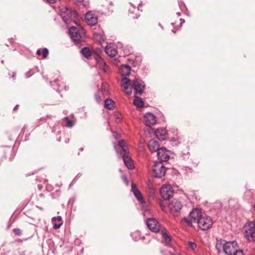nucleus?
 <instances>
[{"label": "nucleus", "instance_id": "1a4fd4ad", "mask_svg": "<svg viewBox=\"0 0 255 255\" xmlns=\"http://www.w3.org/2000/svg\"><path fill=\"white\" fill-rule=\"evenodd\" d=\"M132 86L134 90V94L141 95L143 93L145 84L142 80L135 79L133 81Z\"/></svg>", "mask_w": 255, "mask_h": 255}, {"label": "nucleus", "instance_id": "8fccbe9b", "mask_svg": "<svg viewBox=\"0 0 255 255\" xmlns=\"http://www.w3.org/2000/svg\"><path fill=\"white\" fill-rule=\"evenodd\" d=\"M19 255H25V252H22L20 253Z\"/></svg>", "mask_w": 255, "mask_h": 255}, {"label": "nucleus", "instance_id": "4d7b16f0", "mask_svg": "<svg viewBox=\"0 0 255 255\" xmlns=\"http://www.w3.org/2000/svg\"><path fill=\"white\" fill-rule=\"evenodd\" d=\"M83 150V148H80V150H81V151H82Z\"/></svg>", "mask_w": 255, "mask_h": 255}, {"label": "nucleus", "instance_id": "5701e85b", "mask_svg": "<svg viewBox=\"0 0 255 255\" xmlns=\"http://www.w3.org/2000/svg\"><path fill=\"white\" fill-rule=\"evenodd\" d=\"M134 106L137 108H142L144 106V102L140 98L135 96V99L133 102Z\"/></svg>", "mask_w": 255, "mask_h": 255}, {"label": "nucleus", "instance_id": "c9c22d12", "mask_svg": "<svg viewBox=\"0 0 255 255\" xmlns=\"http://www.w3.org/2000/svg\"><path fill=\"white\" fill-rule=\"evenodd\" d=\"M188 245L189 247L193 250H195L197 248L196 244L193 242H189Z\"/></svg>", "mask_w": 255, "mask_h": 255}, {"label": "nucleus", "instance_id": "cd10ccee", "mask_svg": "<svg viewBox=\"0 0 255 255\" xmlns=\"http://www.w3.org/2000/svg\"><path fill=\"white\" fill-rule=\"evenodd\" d=\"M131 237L135 241L139 240L141 238L140 232L137 231L131 234Z\"/></svg>", "mask_w": 255, "mask_h": 255}, {"label": "nucleus", "instance_id": "2eb2a0df", "mask_svg": "<svg viewBox=\"0 0 255 255\" xmlns=\"http://www.w3.org/2000/svg\"><path fill=\"white\" fill-rule=\"evenodd\" d=\"M202 216L200 210L194 209L189 214V217L194 222H198L200 218Z\"/></svg>", "mask_w": 255, "mask_h": 255}, {"label": "nucleus", "instance_id": "a18cd8bd", "mask_svg": "<svg viewBox=\"0 0 255 255\" xmlns=\"http://www.w3.org/2000/svg\"><path fill=\"white\" fill-rule=\"evenodd\" d=\"M41 53V51L40 50V49H38L36 51V54L38 55H40Z\"/></svg>", "mask_w": 255, "mask_h": 255}, {"label": "nucleus", "instance_id": "c85d7f7f", "mask_svg": "<svg viewBox=\"0 0 255 255\" xmlns=\"http://www.w3.org/2000/svg\"><path fill=\"white\" fill-rule=\"evenodd\" d=\"M63 120L65 121L66 123V127L68 128H71L74 125V123L73 121L70 120L68 117H66L63 119Z\"/></svg>", "mask_w": 255, "mask_h": 255}, {"label": "nucleus", "instance_id": "aec40b11", "mask_svg": "<svg viewBox=\"0 0 255 255\" xmlns=\"http://www.w3.org/2000/svg\"><path fill=\"white\" fill-rule=\"evenodd\" d=\"M98 66L103 71V72L105 73H108L109 71V67L105 62L103 60V59H101L98 62Z\"/></svg>", "mask_w": 255, "mask_h": 255}, {"label": "nucleus", "instance_id": "9b49d317", "mask_svg": "<svg viewBox=\"0 0 255 255\" xmlns=\"http://www.w3.org/2000/svg\"><path fill=\"white\" fill-rule=\"evenodd\" d=\"M85 21L89 25H95L97 23V17L91 11L86 13L85 16Z\"/></svg>", "mask_w": 255, "mask_h": 255}, {"label": "nucleus", "instance_id": "ddd939ff", "mask_svg": "<svg viewBox=\"0 0 255 255\" xmlns=\"http://www.w3.org/2000/svg\"><path fill=\"white\" fill-rule=\"evenodd\" d=\"M144 121L145 125L148 127L154 125L156 122L155 116L150 113H147L144 115Z\"/></svg>", "mask_w": 255, "mask_h": 255}, {"label": "nucleus", "instance_id": "6ab92c4d", "mask_svg": "<svg viewBox=\"0 0 255 255\" xmlns=\"http://www.w3.org/2000/svg\"><path fill=\"white\" fill-rule=\"evenodd\" d=\"M120 73L123 76H127L130 73V67L128 65H122L119 69Z\"/></svg>", "mask_w": 255, "mask_h": 255}, {"label": "nucleus", "instance_id": "20e7f679", "mask_svg": "<svg viewBox=\"0 0 255 255\" xmlns=\"http://www.w3.org/2000/svg\"><path fill=\"white\" fill-rule=\"evenodd\" d=\"M245 235L250 242L255 240V223L250 222L246 224L244 228Z\"/></svg>", "mask_w": 255, "mask_h": 255}, {"label": "nucleus", "instance_id": "f3484780", "mask_svg": "<svg viewBox=\"0 0 255 255\" xmlns=\"http://www.w3.org/2000/svg\"><path fill=\"white\" fill-rule=\"evenodd\" d=\"M166 130L165 128H158L155 131L156 137L160 140H164L166 138Z\"/></svg>", "mask_w": 255, "mask_h": 255}, {"label": "nucleus", "instance_id": "a19ab883", "mask_svg": "<svg viewBox=\"0 0 255 255\" xmlns=\"http://www.w3.org/2000/svg\"><path fill=\"white\" fill-rule=\"evenodd\" d=\"M59 80H55L54 81L52 84V86L54 88L55 86V85H57L58 87H59Z\"/></svg>", "mask_w": 255, "mask_h": 255}, {"label": "nucleus", "instance_id": "bf43d9fd", "mask_svg": "<svg viewBox=\"0 0 255 255\" xmlns=\"http://www.w3.org/2000/svg\"><path fill=\"white\" fill-rule=\"evenodd\" d=\"M73 181H74V180L72 182H71L70 185L73 183Z\"/></svg>", "mask_w": 255, "mask_h": 255}, {"label": "nucleus", "instance_id": "2f4dec72", "mask_svg": "<svg viewBox=\"0 0 255 255\" xmlns=\"http://www.w3.org/2000/svg\"><path fill=\"white\" fill-rule=\"evenodd\" d=\"M182 222H185L188 226H192V222H193L191 218L190 219L184 218L182 220Z\"/></svg>", "mask_w": 255, "mask_h": 255}, {"label": "nucleus", "instance_id": "09e8293b", "mask_svg": "<svg viewBox=\"0 0 255 255\" xmlns=\"http://www.w3.org/2000/svg\"><path fill=\"white\" fill-rule=\"evenodd\" d=\"M114 147H115V148L116 149V150L117 151V153L119 154V151H118V149H117L118 146L117 145H114Z\"/></svg>", "mask_w": 255, "mask_h": 255}, {"label": "nucleus", "instance_id": "6e6552de", "mask_svg": "<svg viewBox=\"0 0 255 255\" xmlns=\"http://www.w3.org/2000/svg\"><path fill=\"white\" fill-rule=\"evenodd\" d=\"M212 223V221L210 217L203 216L197 222L199 228L202 230L209 229L211 227Z\"/></svg>", "mask_w": 255, "mask_h": 255}, {"label": "nucleus", "instance_id": "3c124183", "mask_svg": "<svg viewBox=\"0 0 255 255\" xmlns=\"http://www.w3.org/2000/svg\"><path fill=\"white\" fill-rule=\"evenodd\" d=\"M133 18H137L138 17H137V15L136 14H135V16H133Z\"/></svg>", "mask_w": 255, "mask_h": 255}, {"label": "nucleus", "instance_id": "39448f33", "mask_svg": "<svg viewBox=\"0 0 255 255\" xmlns=\"http://www.w3.org/2000/svg\"><path fill=\"white\" fill-rule=\"evenodd\" d=\"M183 208L181 202L176 199L171 201L168 204V209L170 214L174 216H178Z\"/></svg>", "mask_w": 255, "mask_h": 255}, {"label": "nucleus", "instance_id": "c03bdc74", "mask_svg": "<svg viewBox=\"0 0 255 255\" xmlns=\"http://www.w3.org/2000/svg\"><path fill=\"white\" fill-rule=\"evenodd\" d=\"M160 206L162 210H164L165 208V206L163 205V202L162 201H160Z\"/></svg>", "mask_w": 255, "mask_h": 255}, {"label": "nucleus", "instance_id": "4468645a", "mask_svg": "<svg viewBox=\"0 0 255 255\" xmlns=\"http://www.w3.org/2000/svg\"><path fill=\"white\" fill-rule=\"evenodd\" d=\"M105 51L106 54L111 57H115L117 53L116 46L112 43L108 44L106 46Z\"/></svg>", "mask_w": 255, "mask_h": 255}, {"label": "nucleus", "instance_id": "473e14b6", "mask_svg": "<svg viewBox=\"0 0 255 255\" xmlns=\"http://www.w3.org/2000/svg\"><path fill=\"white\" fill-rule=\"evenodd\" d=\"M48 50L46 48H44L42 50V57L46 58L48 55Z\"/></svg>", "mask_w": 255, "mask_h": 255}, {"label": "nucleus", "instance_id": "4c0bfd02", "mask_svg": "<svg viewBox=\"0 0 255 255\" xmlns=\"http://www.w3.org/2000/svg\"><path fill=\"white\" fill-rule=\"evenodd\" d=\"M52 223L53 224V229L55 230L59 229L62 225V223L61 222L58 224H55L54 223Z\"/></svg>", "mask_w": 255, "mask_h": 255}, {"label": "nucleus", "instance_id": "a878e982", "mask_svg": "<svg viewBox=\"0 0 255 255\" xmlns=\"http://www.w3.org/2000/svg\"><path fill=\"white\" fill-rule=\"evenodd\" d=\"M94 38L99 42L102 43L105 41V38L103 35L100 33H95L93 35Z\"/></svg>", "mask_w": 255, "mask_h": 255}, {"label": "nucleus", "instance_id": "864d4df0", "mask_svg": "<svg viewBox=\"0 0 255 255\" xmlns=\"http://www.w3.org/2000/svg\"><path fill=\"white\" fill-rule=\"evenodd\" d=\"M28 73H26V77H27V78H28V77H30V76H28Z\"/></svg>", "mask_w": 255, "mask_h": 255}, {"label": "nucleus", "instance_id": "bb28decb", "mask_svg": "<svg viewBox=\"0 0 255 255\" xmlns=\"http://www.w3.org/2000/svg\"><path fill=\"white\" fill-rule=\"evenodd\" d=\"M81 53L86 58H88L91 55V52L88 47H84L81 50Z\"/></svg>", "mask_w": 255, "mask_h": 255}, {"label": "nucleus", "instance_id": "72a5a7b5", "mask_svg": "<svg viewBox=\"0 0 255 255\" xmlns=\"http://www.w3.org/2000/svg\"><path fill=\"white\" fill-rule=\"evenodd\" d=\"M13 231L15 235L18 236H20L22 233L21 230L19 228H14Z\"/></svg>", "mask_w": 255, "mask_h": 255}, {"label": "nucleus", "instance_id": "393cba45", "mask_svg": "<svg viewBox=\"0 0 255 255\" xmlns=\"http://www.w3.org/2000/svg\"><path fill=\"white\" fill-rule=\"evenodd\" d=\"M121 85L123 88L130 87L131 85L130 80L127 78H123L121 81Z\"/></svg>", "mask_w": 255, "mask_h": 255}, {"label": "nucleus", "instance_id": "58836bf2", "mask_svg": "<svg viewBox=\"0 0 255 255\" xmlns=\"http://www.w3.org/2000/svg\"><path fill=\"white\" fill-rule=\"evenodd\" d=\"M116 121L118 123L120 122L122 120V118L121 115L117 113L115 115Z\"/></svg>", "mask_w": 255, "mask_h": 255}, {"label": "nucleus", "instance_id": "603ef678", "mask_svg": "<svg viewBox=\"0 0 255 255\" xmlns=\"http://www.w3.org/2000/svg\"><path fill=\"white\" fill-rule=\"evenodd\" d=\"M176 14L178 16L181 15V13L180 12H177Z\"/></svg>", "mask_w": 255, "mask_h": 255}, {"label": "nucleus", "instance_id": "c756f323", "mask_svg": "<svg viewBox=\"0 0 255 255\" xmlns=\"http://www.w3.org/2000/svg\"><path fill=\"white\" fill-rule=\"evenodd\" d=\"M130 5V7L129 8V12L130 13L133 14L136 11L139 10V8L137 7V8L135 6H134L132 3H129Z\"/></svg>", "mask_w": 255, "mask_h": 255}, {"label": "nucleus", "instance_id": "052dcab7", "mask_svg": "<svg viewBox=\"0 0 255 255\" xmlns=\"http://www.w3.org/2000/svg\"><path fill=\"white\" fill-rule=\"evenodd\" d=\"M140 5H141V3H139V6H140Z\"/></svg>", "mask_w": 255, "mask_h": 255}, {"label": "nucleus", "instance_id": "f8f14e48", "mask_svg": "<svg viewBox=\"0 0 255 255\" xmlns=\"http://www.w3.org/2000/svg\"><path fill=\"white\" fill-rule=\"evenodd\" d=\"M157 156L159 162L167 161L169 159V155L167 152L166 149L164 148H161L157 151Z\"/></svg>", "mask_w": 255, "mask_h": 255}, {"label": "nucleus", "instance_id": "49530a36", "mask_svg": "<svg viewBox=\"0 0 255 255\" xmlns=\"http://www.w3.org/2000/svg\"><path fill=\"white\" fill-rule=\"evenodd\" d=\"M96 99L98 102L100 101V98L98 96H97V95L96 96Z\"/></svg>", "mask_w": 255, "mask_h": 255}, {"label": "nucleus", "instance_id": "0eeeda50", "mask_svg": "<svg viewBox=\"0 0 255 255\" xmlns=\"http://www.w3.org/2000/svg\"><path fill=\"white\" fill-rule=\"evenodd\" d=\"M161 197L164 200H168L173 195V190L170 185L165 184L162 185L160 190Z\"/></svg>", "mask_w": 255, "mask_h": 255}, {"label": "nucleus", "instance_id": "dca6fc26", "mask_svg": "<svg viewBox=\"0 0 255 255\" xmlns=\"http://www.w3.org/2000/svg\"><path fill=\"white\" fill-rule=\"evenodd\" d=\"M131 190L134 195L136 198L137 200L140 202L141 203H143L144 199L143 197L134 184H132L131 185Z\"/></svg>", "mask_w": 255, "mask_h": 255}, {"label": "nucleus", "instance_id": "e433bc0d", "mask_svg": "<svg viewBox=\"0 0 255 255\" xmlns=\"http://www.w3.org/2000/svg\"><path fill=\"white\" fill-rule=\"evenodd\" d=\"M52 223H54L56 221L61 222L62 221V217L60 216L57 217H53L51 219Z\"/></svg>", "mask_w": 255, "mask_h": 255}, {"label": "nucleus", "instance_id": "7c9ffc66", "mask_svg": "<svg viewBox=\"0 0 255 255\" xmlns=\"http://www.w3.org/2000/svg\"><path fill=\"white\" fill-rule=\"evenodd\" d=\"M170 255H181L180 254L177 253L173 247H169L168 251Z\"/></svg>", "mask_w": 255, "mask_h": 255}, {"label": "nucleus", "instance_id": "9d476101", "mask_svg": "<svg viewBox=\"0 0 255 255\" xmlns=\"http://www.w3.org/2000/svg\"><path fill=\"white\" fill-rule=\"evenodd\" d=\"M148 228L153 232L157 233L160 231V226L154 218H149L146 221Z\"/></svg>", "mask_w": 255, "mask_h": 255}, {"label": "nucleus", "instance_id": "f257e3e1", "mask_svg": "<svg viewBox=\"0 0 255 255\" xmlns=\"http://www.w3.org/2000/svg\"><path fill=\"white\" fill-rule=\"evenodd\" d=\"M59 13L65 23L70 20L71 22L79 25V22L76 20L78 18L79 14L75 10L69 9L67 6H65L60 9ZM69 34L74 43L79 44L84 36L85 32L80 26H78V27L71 26L69 28Z\"/></svg>", "mask_w": 255, "mask_h": 255}, {"label": "nucleus", "instance_id": "79ce46f5", "mask_svg": "<svg viewBox=\"0 0 255 255\" xmlns=\"http://www.w3.org/2000/svg\"><path fill=\"white\" fill-rule=\"evenodd\" d=\"M113 135L116 139H119V138L120 137V135L118 133L115 132H113Z\"/></svg>", "mask_w": 255, "mask_h": 255}, {"label": "nucleus", "instance_id": "f03ea898", "mask_svg": "<svg viewBox=\"0 0 255 255\" xmlns=\"http://www.w3.org/2000/svg\"><path fill=\"white\" fill-rule=\"evenodd\" d=\"M224 253L229 255H245L243 251L239 249L236 241L226 242L224 243Z\"/></svg>", "mask_w": 255, "mask_h": 255}, {"label": "nucleus", "instance_id": "b1692460", "mask_svg": "<svg viewBox=\"0 0 255 255\" xmlns=\"http://www.w3.org/2000/svg\"><path fill=\"white\" fill-rule=\"evenodd\" d=\"M223 241L222 240H217L216 245V249L218 254H220L223 251Z\"/></svg>", "mask_w": 255, "mask_h": 255}, {"label": "nucleus", "instance_id": "ea45409f", "mask_svg": "<svg viewBox=\"0 0 255 255\" xmlns=\"http://www.w3.org/2000/svg\"><path fill=\"white\" fill-rule=\"evenodd\" d=\"M154 193H155V192H154V189L152 187H149V193L150 194V196L151 197L153 198V196L154 195Z\"/></svg>", "mask_w": 255, "mask_h": 255}, {"label": "nucleus", "instance_id": "423d86ee", "mask_svg": "<svg viewBox=\"0 0 255 255\" xmlns=\"http://www.w3.org/2000/svg\"><path fill=\"white\" fill-rule=\"evenodd\" d=\"M152 171L155 177L161 178L165 174L166 169L163 163L156 162L152 167Z\"/></svg>", "mask_w": 255, "mask_h": 255}, {"label": "nucleus", "instance_id": "de8ad7c7", "mask_svg": "<svg viewBox=\"0 0 255 255\" xmlns=\"http://www.w3.org/2000/svg\"><path fill=\"white\" fill-rule=\"evenodd\" d=\"M18 106H18V105H16L15 106V107L13 108V111H15L16 110H17V108H18Z\"/></svg>", "mask_w": 255, "mask_h": 255}, {"label": "nucleus", "instance_id": "7ed1b4c3", "mask_svg": "<svg viewBox=\"0 0 255 255\" xmlns=\"http://www.w3.org/2000/svg\"><path fill=\"white\" fill-rule=\"evenodd\" d=\"M118 146L124 152L123 159L125 165L129 169H133L134 166L132 161L128 156V153L127 152L126 145L125 140L123 139L119 140Z\"/></svg>", "mask_w": 255, "mask_h": 255}, {"label": "nucleus", "instance_id": "6e6d98bb", "mask_svg": "<svg viewBox=\"0 0 255 255\" xmlns=\"http://www.w3.org/2000/svg\"><path fill=\"white\" fill-rule=\"evenodd\" d=\"M180 20L181 21H183V22H184V20L183 19H180Z\"/></svg>", "mask_w": 255, "mask_h": 255}, {"label": "nucleus", "instance_id": "37998d69", "mask_svg": "<svg viewBox=\"0 0 255 255\" xmlns=\"http://www.w3.org/2000/svg\"><path fill=\"white\" fill-rule=\"evenodd\" d=\"M57 0H46L47 2L50 3H55Z\"/></svg>", "mask_w": 255, "mask_h": 255}, {"label": "nucleus", "instance_id": "412c9836", "mask_svg": "<svg viewBox=\"0 0 255 255\" xmlns=\"http://www.w3.org/2000/svg\"><path fill=\"white\" fill-rule=\"evenodd\" d=\"M161 234L163 238V241L164 243L166 244V245L168 246L170 245V244L171 242V238L167 234L165 229L162 230L161 231Z\"/></svg>", "mask_w": 255, "mask_h": 255}, {"label": "nucleus", "instance_id": "5fc2aeb1", "mask_svg": "<svg viewBox=\"0 0 255 255\" xmlns=\"http://www.w3.org/2000/svg\"><path fill=\"white\" fill-rule=\"evenodd\" d=\"M38 208H39L40 210H43V208H41V207H37Z\"/></svg>", "mask_w": 255, "mask_h": 255}, {"label": "nucleus", "instance_id": "a211bd4d", "mask_svg": "<svg viewBox=\"0 0 255 255\" xmlns=\"http://www.w3.org/2000/svg\"><path fill=\"white\" fill-rule=\"evenodd\" d=\"M148 147L151 152H157L160 149L158 142L153 139L149 141Z\"/></svg>", "mask_w": 255, "mask_h": 255}, {"label": "nucleus", "instance_id": "4be33fe9", "mask_svg": "<svg viewBox=\"0 0 255 255\" xmlns=\"http://www.w3.org/2000/svg\"><path fill=\"white\" fill-rule=\"evenodd\" d=\"M105 107L109 110H113L115 108V103L112 99L108 98L105 101Z\"/></svg>", "mask_w": 255, "mask_h": 255}, {"label": "nucleus", "instance_id": "f704fd0d", "mask_svg": "<svg viewBox=\"0 0 255 255\" xmlns=\"http://www.w3.org/2000/svg\"><path fill=\"white\" fill-rule=\"evenodd\" d=\"M124 89L125 92L128 95H130L132 93V90H131V88L130 86L124 88Z\"/></svg>", "mask_w": 255, "mask_h": 255}, {"label": "nucleus", "instance_id": "13d9d810", "mask_svg": "<svg viewBox=\"0 0 255 255\" xmlns=\"http://www.w3.org/2000/svg\"><path fill=\"white\" fill-rule=\"evenodd\" d=\"M1 62L2 63H3V60H1Z\"/></svg>", "mask_w": 255, "mask_h": 255}]
</instances>
